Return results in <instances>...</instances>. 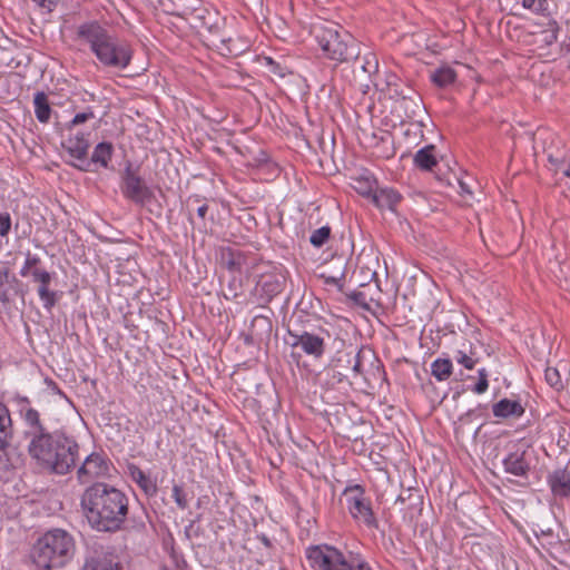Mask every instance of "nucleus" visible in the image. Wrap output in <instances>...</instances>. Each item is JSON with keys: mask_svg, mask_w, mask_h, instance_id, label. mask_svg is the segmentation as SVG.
Listing matches in <instances>:
<instances>
[{"mask_svg": "<svg viewBox=\"0 0 570 570\" xmlns=\"http://www.w3.org/2000/svg\"><path fill=\"white\" fill-rule=\"evenodd\" d=\"M17 412L24 425L28 454L43 470L67 474L79 459V444L62 430L50 432L27 396L14 399Z\"/></svg>", "mask_w": 570, "mask_h": 570, "instance_id": "f257e3e1", "label": "nucleus"}, {"mask_svg": "<svg viewBox=\"0 0 570 570\" xmlns=\"http://www.w3.org/2000/svg\"><path fill=\"white\" fill-rule=\"evenodd\" d=\"M80 504L90 527L100 532L120 530L129 511L126 493L106 483H95L87 488Z\"/></svg>", "mask_w": 570, "mask_h": 570, "instance_id": "f03ea898", "label": "nucleus"}, {"mask_svg": "<svg viewBox=\"0 0 570 570\" xmlns=\"http://www.w3.org/2000/svg\"><path fill=\"white\" fill-rule=\"evenodd\" d=\"M73 40L89 48L99 63L107 68L124 70L134 56L132 47L126 40L119 39L107 26L99 20H87L75 28Z\"/></svg>", "mask_w": 570, "mask_h": 570, "instance_id": "7ed1b4c3", "label": "nucleus"}, {"mask_svg": "<svg viewBox=\"0 0 570 570\" xmlns=\"http://www.w3.org/2000/svg\"><path fill=\"white\" fill-rule=\"evenodd\" d=\"M73 537L63 529H51L33 543L30 558L38 569L51 570L65 567L75 556Z\"/></svg>", "mask_w": 570, "mask_h": 570, "instance_id": "20e7f679", "label": "nucleus"}, {"mask_svg": "<svg viewBox=\"0 0 570 570\" xmlns=\"http://www.w3.org/2000/svg\"><path fill=\"white\" fill-rule=\"evenodd\" d=\"M312 35L325 59L342 63L360 56L357 41L338 24L316 23L312 28Z\"/></svg>", "mask_w": 570, "mask_h": 570, "instance_id": "39448f33", "label": "nucleus"}, {"mask_svg": "<svg viewBox=\"0 0 570 570\" xmlns=\"http://www.w3.org/2000/svg\"><path fill=\"white\" fill-rule=\"evenodd\" d=\"M311 570H362L367 561L358 552L343 551L330 543L311 544L305 549Z\"/></svg>", "mask_w": 570, "mask_h": 570, "instance_id": "423d86ee", "label": "nucleus"}, {"mask_svg": "<svg viewBox=\"0 0 570 570\" xmlns=\"http://www.w3.org/2000/svg\"><path fill=\"white\" fill-rule=\"evenodd\" d=\"M346 509L356 524L370 530L379 528V521L372 508V501L361 484L347 485L342 493Z\"/></svg>", "mask_w": 570, "mask_h": 570, "instance_id": "0eeeda50", "label": "nucleus"}, {"mask_svg": "<svg viewBox=\"0 0 570 570\" xmlns=\"http://www.w3.org/2000/svg\"><path fill=\"white\" fill-rule=\"evenodd\" d=\"M292 338L291 346L293 350H299L301 353L320 360L326 352L325 338L318 334L303 331L301 333L288 332Z\"/></svg>", "mask_w": 570, "mask_h": 570, "instance_id": "6e6552de", "label": "nucleus"}, {"mask_svg": "<svg viewBox=\"0 0 570 570\" xmlns=\"http://www.w3.org/2000/svg\"><path fill=\"white\" fill-rule=\"evenodd\" d=\"M115 148L109 141H101L94 147L90 158L85 157L82 163H72L83 171L97 173L101 169H114L112 155Z\"/></svg>", "mask_w": 570, "mask_h": 570, "instance_id": "1a4fd4ad", "label": "nucleus"}, {"mask_svg": "<svg viewBox=\"0 0 570 570\" xmlns=\"http://www.w3.org/2000/svg\"><path fill=\"white\" fill-rule=\"evenodd\" d=\"M502 465L505 473L518 478H528L530 463L527 460V448L521 440L509 445V452L503 458Z\"/></svg>", "mask_w": 570, "mask_h": 570, "instance_id": "9d476101", "label": "nucleus"}, {"mask_svg": "<svg viewBox=\"0 0 570 570\" xmlns=\"http://www.w3.org/2000/svg\"><path fill=\"white\" fill-rule=\"evenodd\" d=\"M110 461L99 453L89 454L77 471L80 483H90L97 479L109 475Z\"/></svg>", "mask_w": 570, "mask_h": 570, "instance_id": "9b49d317", "label": "nucleus"}, {"mask_svg": "<svg viewBox=\"0 0 570 570\" xmlns=\"http://www.w3.org/2000/svg\"><path fill=\"white\" fill-rule=\"evenodd\" d=\"M336 361L338 363L347 362V364H351V372L354 379L364 375L365 362H375L377 364L376 368H381V363L376 358L375 354L372 352L371 348H367L365 346L360 347L356 352L345 351L343 353H338Z\"/></svg>", "mask_w": 570, "mask_h": 570, "instance_id": "f8f14e48", "label": "nucleus"}, {"mask_svg": "<svg viewBox=\"0 0 570 570\" xmlns=\"http://www.w3.org/2000/svg\"><path fill=\"white\" fill-rule=\"evenodd\" d=\"M124 195L134 203L145 206L156 198V191L160 189L151 188L146 185V180H125L121 187Z\"/></svg>", "mask_w": 570, "mask_h": 570, "instance_id": "ddd939ff", "label": "nucleus"}, {"mask_svg": "<svg viewBox=\"0 0 570 570\" xmlns=\"http://www.w3.org/2000/svg\"><path fill=\"white\" fill-rule=\"evenodd\" d=\"M29 277H31L33 282L39 283V298L42 302V306L47 311H50L57 303L56 293L50 289L51 274L45 268L37 267L31 269Z\"/></svg>", "mask_w": 570, "mask_h": 570, "instance_id": "4468645a", "label": "nucleus"}, {"mask_svg": "<svg viewBox=\"0 0 570 570\" xmlns=\"http://www.w3.org/2000/svg\"><path fill=\"white\" fill-rule=\"evenodd\" d=\"M89 132L69 131L68 138L62 142L67 154L73 159V163H82L88 155Z\"/></svg>", "mask_w": 570, "mask_h": 570, "instance_id": "2eb2a0df", "label": "nucleus"}, {"mask_svg": "<svg viewBox=\"0 0 570 570\" xmlns=\"http://www.w3.org/2000/svg\"><path fill=\"white\" fill-rule=\"evenodd\" d=\"M284 277L275 273L263 274L256 283L255 291L263 301L269 302L283 291Z\"/></svg>", "mask_w": 570, "mask_h": 570, "instance_id": "dca6fc26", "label": "nucleus"}, {"mask_svg": "<svg viewBox=\"0 0 570 570\" xmlns=\"http://www.w3.org/2000/svg\"><path fill=\"white\" fill-rule=\"evenodd\" d=\"M547 483L551 493L557 498L570 497V471L567 468L553 470L547 476Z\"/></svg>", "mask_w": 570, "mask_h": 570, "instance_id": "f3484780", "label": "nucleus"}, {"mask_svg": "<svg viewBox=\"0 0 570 570\" xmlns=\"http://www.w3.org/2000/svg\"><path fill=\"white\" fill-rule=\"evenodd\" d=\"M83 570H125V568L114 553L96 552L86 560Z\"/></svg>", "mask_w": 570, "mask_h": 570, "instance_id": "a211bd4d", "label": "nucleus"}, {"mask_svg": "<svg viewBox=\"0 0 570 570\" xmlns=\"http://www.w3.org/2000/svg\"><path fill=\"white\" fill-rule=\"evenodd\" d=\"M176 14L186 19L190 26L196 29H210L213 26L212 21L209 20L210 12L200 4L197 7H185L181 11H177Z\"/></svg>", "mask_w": 570, "mask_h": 570, "instance_id": "6ab92c4d", "label": "nucleus"}, {"mask_svg": "<svg viewBox=\"0 0 570 570\" xmlns=\"http://www.w3.org/2000/svg\"><path fill=\"white\" fill-rule=\"evenodd\" d=\"M525 409L518 400L502 399L492 405L493 416L498 419L521 417Z\"/></svg>", "mask_w": 570, "mask_h": 570, "instance_id": "aec40b11", "label": "nucleus"}, {"mask_svg": "<svg viewBox=\"0 0 570 570\" xmlns=\"http://www.w3.org/2000/svg\"><path fill=\"white\" fill-rule=\"evenodd\" d=\"M400 200L401 195L399 191L389 187L380 188L377 185L371 203L377 208H387L393 210Z\"/></svg>", "mask_w": 570, "mask_h": 570, "instance_id": "412c9836", "label": "nucleus"}, {"mask_svg": "<svg viewBox=\"0 0 570 570\" xmlns=\"http://www.w3.org/2000/svg\"><path fill=\"white\" fill-rule=\"evenodd\" d=\"M245 262L246 256L238 249L226 247L220 252V264L230 273H240Z\"/></svg>", "mask_w": 570, "mask_h": 570, "instance_id": "4be33fe9", "label": "nucleus"}, {"mask_svg": "<svg viewBox=\"0 0 570 570\" xmlns=\"http://www.w3.org/2000/svg\"><path fill=\"white\" fill-rule=\"evenodd\" d=\"M128 471L131 480L141 489V491L148 495L153 497L157 493V483L149 475H147L139 466L136 464H129Z\"/></svg>", "mask_w": 570, "mask_h": 570, "instance_id": "5701e85b", "label": "nucleus"}, {"mask_svg": "<svg viewBox=\"0 0 570 570\" xmlns=\"http://www.w3.org/2000/svg\"><path fill=\"white\" fill-rule=\"evenodd\" d=\"M413 163L421 170H432L438 165L436 147L434 145H426L419 149L414 155Z\"/></svg>", "mask_w": 570, "mask_h": 570, "instance_id": "b1692460", "label": "nucleus"}, {"mask_svg": "<svg viewBox=\"0 0 570 570\" xmlns=\"http://www.w3.org/2000/svg\"><path fill=\"white\" fill-rule=\"evenodd\" d=\"M33 109L39 122L48 124L50 121L52 109L46 92L37 91L33 95Z\"/></svg>", "mask_w": 570, "mask_h": 570, "instance_id": "393cba45", "label": "nucleus"}, {"mask_svg": "<svg viewBox=\"0 0 570 570\" xmlns=\"http://www.w3.org/2000/svg\"><path fill=\"white\" fill-rule=\"evenodd\" d=\"M12 436V422L8 407L0 402V450H4Z\"/></svg>", "mask_w": 570, "mask_h": 570, "instance_id": "a878e982", "label": "nucleus"}, {"mask_svg": "<svg viewBox=\"0 0 570 570\" xmlns=\"http://www.w3.org/2000/svg\"><path fill=\"white\" fill-rule=\"evenodd\" d=\"M431 81L439 88H445L456 80V72L448 65L438 67L430 73Z\"/></svg>", "mask_w": 570, "mask_h": 570, "instance_id": "bb28decb", "label": "nucleus"}, {"mask_svg": "<svg viewBox=\"0 0 570 570\" xmlns=\"http://www.w3.org/2000/svg\"><path fill=\"white\" fill-rule=\"evenodd\" d=\"M453 373L452 361L448 357H438L431 363V374L438 382H444Z\"/></svg>", "mask_w": 570, "mask_h": 570, "instance_id": "cd10ccee", "label": "nucleus"}, {"mask_svg": "<svg viewBox=\"0 0 570 570\" xmlns=\"http://www.w3.org/2000/svg\"><path fill=\"white\" fill-rule=\"evenodd\" d=\"M547 156L549 161L548 168L552 175L562 174L570 178V161H567L562 156L554 155L549 149L547 150Z\"/></svg>", "mask_w": 570, "mask_h": 570, "instance_id": "c85d7f7f", "label": "nucleus"}, {"mask_svg": "<svg viewBox=\"0 0 570 570\" xmlns=\"http://www.w3.org/2000/svg\"><path fill=\"white\" fill-rule=\"evenodd\" d=\"M377 186V180H353L351 187L361 196L365 197L371 202L375 188Z\"/></svg>", "mask_w": 570, "mask_h": 570, "instance_id": "c756f323", "label": "nucleus"}, {"mask_svg": "<svg viewBox=\"0 0 570 570\" xmlns=\"http://www.w3.org/2000/svg\"><path fill=\"white\" fill-rule=\"evenodd\" d=\"M318 278L322 281L324 287L326 291H335L337 293H341L344 287V276H330L325 273H322L318 275Z\"/></svg>", "mask_w": 570, "mask_h": 570, "instance_id": "7c9ffc66", "label": "nucleus"}, {"mask_svg": "<svg viewBox=\"0 0 570 570\" xmlns=\"http://www.w3.org/2000/svg\"><path fill=\"white\" fill-rule=\"evenodd\" d=\"M40 263L41 258L37 254L27 252L19 275L21 277H29L31 269L39 267Z\"/></svg>", "mask_w": 570, "mask_h": 570, "instance_id": "2f4dec72", "label": "nucleus"}, {"mask_svg": "<svg viewBox=\"0 0 570 570\" xmlns=\"http://www.w3.org/2000/svg\"><path fill=\"white\" fill-rule=\"evenodd\" d=\"M522 7L535 14H549L548 0H522Z\"/></svg>", "mask_w": 570, "mask_h": 570, "instance_id": "473e14b6", "label": "nucleus"}, {"mask_svg": "<svg viewBox=\"0 0 570 570\" xmlns=\"http://www.w3.org/2000/svg\"><path fill=\"white\" fill-rule=\"evenodd\" d=\"M474 394L481 395L489 389V373L487 368L481 367L478 370V382L469 387Z\"/></svg>", "mask_w": 570, "mask_h": 570, "instance_id": "72a5a7b5", "label": "nucleus"}, {"mask_svg": "<svg viewBox=\"0 0 570 570\" xmlns=\"http://www.w3.org/2000/svg\"><path fill=\"white\" fill-rule=\"evenodd\" d=\"M546 382L556 391L563 389V381L558 368L548 366L544 371Z\"/></svg>", "mask_w": 570, "mask_h": 570, "instance_id": "f704fd0d", "label": "nucleus"}, {"mask_svg": "<svg viewBox=\"0 0 570 570\" xmlns=\"http://www.w3.org/2000/svg\"><path fill=\"white\" fill-rule=\"evenodd\" d=\"M222 43L224 46L223 49L226 50V53L229 56H238L246 49V43L240 41L239 38L233 39H223Z\"/></svg>", "mask_w": 570, "mask_h": 570, "instance_id": "c9c22d12", "label": "nucleus"}, {"mask_svg": "<svg viewBox=\"0 0 570 570\" xmlns=\"http://www.w3.org/2000/svg\"><path fill=\"white\" fill-rule=\"evenodd\" d=\"M330 236V226H322L311 234L309 242L315 247H322L328 240Z\"/></svg>", "mask_w": 570, "mask_h": 570, "instance_id": "e433bc0d", "label": "nucleus"}, {"mask_svg": "<svg viewBox=\"0 0 570 570\" xmlns=\"http://www.w3.org/2000/svg\"><path fill=\"white\" fill-rule=\"evenodd\" d=\"M261 175H273L275 178L281 177L282 175L287 178L289 173L282 168L278 164L273 161H266L259 167Z\"/></svg>", "mask_w": 570, "mask_h": 570, "instance_id": "4c0bfd02", "label": "nucleus"}, {"mask_svg": "<svg viewBox=\"0 0 570 570\" xmlns=\"http://www.w3.org/2000/svg\"><path fill=\"white\" fill-rule=\"evenodd\" d=\"M559 26L557 21L548 19L547 29L541 31L542 41L546 45H552L557 41L558 38Z\"/></svg>", "mask_w": 570, "mask_h": 570, "instance_id": "58836bf2", "label": "nucleus"}, {"mask_svg": "<svg viewBox=\"0 0 570 570\" xmlns=\"http://www.w3.org/2000/svg\"><path fill=\"white\" fill-rule=\"evenodd\" d=\"M95 118V114L94 111L88 108L87 110L82 111V112H78L75 115V117L66 125V129L68 131H72L75 130V128L78 126V125H81L88 120H91Z\"/></svg>", "mask_w": 570, "mask_h": 570, "instance_id": "ea45409f", "label": "nucleus"}, {"mask_svg": "<svg viewBox=\"0 0 570 570\" xmlns=\"http://www.w3.org/2000/svg\"><path fill=\"white\" fill-rule=\"evenodd\" d=\"M454 358L458 364L462 365L466 370H473L478 363V358L474 357V354H468L464 351H456Z\"/></svg>", "mask_w": 570, "mask_h": 570, "instance_id": "a19ab883", "label": "nucleus"}, {"mask_svg": "<svg viewBox=\"0 0 570 570\" xmlns=\"http://www.w3.org/2000/svg\"><path fill=\"white\" fill-rule=\"evenodd\" d=\"M171 498L174 499L177 507L181 510L187 509L188 500L187 494L180 485L175 484L171 490Z\"/></svg>", "mask_w": 570, "mask_h": 570, "instance_id": "79ce46f5", "label": "nucleus"}, {"mask_svg": "<svg viewBox=\"0 0 570 570\" xmlns=\"http://www.w3.org/2000/svg\"><path fill=\"white\" fill-rule=\"evenodd\" d=\"M243 294L242 283L236 278H233L227 285V293H225L226 299H236Z\"/></svg>", "mask_w": 570, "mask_h": 570, "instance_id": "37998d69", "label": "nucleus"}, {"mask_svg": "<svg viewBox=\"0 0 570 570\" xmlns=\"http://www.w3.org/2000/svg\"><path fill=\"white\" fill-rule=\"evenodd\" d=\"M264 61V66L268 68V70L278 76V77H285L286 72H285V68L282 67L278 62H276L275 60H273L271 57H264L263 59Z\"/></svg>", "mask_w": 570, "mask_h": 570, "instance_id": "c03bdc74", "label": "nucleus"}, {"mask_svg": "<svg viewBox=\"0 0 570 570\" xmlns=\"http://www.w3.org/2000/svg\"><path fill=\"white\" fill-rule=\"evenodd\" d=\"M11 229V216L8 212L0 213V236L4 237Z\"/></svg>", "mask_w": 570, "mask_h": 570, "instance_id": "a18cd8bd", "label": "nucleus"}, {"mask_svg": "<svg viewBox=\"0 0 570 570\" xmlns=\"http://www.w3.org/2000/svg\"><path fill=\"white\" fill-rule=\"evenodd\" d=\"M38 8L45 10L46 13L52 12L60 0H31Z\"/></svg>", "mask_w": 570, "mask_h": 570, "instance_id": "49530a36", "label": "nucleus"}, {"mask_svg": "<svg viewBox=\"0 0 570 570\" xmlns=\"http://www.w3.org/2000/svg\"><path fill=\"white\" fill-rule=\"evenodd\" d=\"M45 383L49 390L52 391L55 394H62V391L60 390L59 385L50 377L45 379Z\"/></svg>", "mask_w": 570, "mask_h": 570, "instance_id": "de8ad7c7", "label": "nucleus"}, {"mask_svg": "<svg viewBox=\"0 0 570 570\" xmlns=\"http://www.w3.org/2000/svg\"><path fill=\"white\" fill-rule=\"evenodd\" d=\"M461 195H472V190L468 187L465 180H456Z\"/></svg>", "mask_w": 570, "mask_h": 570, "instance_id": "09e8293b", "label": "nucleus"}, {"mask_svg": "<svg viewBox=\"0 0 570 570\" xmlns=\"http://www.w3.org/2000/svg\"><path fill=\"white\" fill-rule=\"evenodd\" d=\"M208 212V206L206 204L202 205L197 209V215L204 219L206 217V214Z\"/></svg>", "mask_w": 570, "mask_h": 570, "instance_id": "8fccbe9b", "label": "nucleus"}, {"mask_svg": "<svg viewBox=\"0 0 570 570\" xmlns=\"http://www.w3.org/2000/svg\"><path fill=\"white\" fill-rule=\"evenodd\" d=\"M334 362H335V366H337V367L351 368V364H347V362L338 363L336 361V358L334 360Z\"/></svg>", "mask_w": 570, "mask_h": 570, "instance_id": "3c124183", "label": "nucleus"}, {"mask_svg": "<svg viewBox=\"0 0 570 570\" xmlns=\"http://www.w3.org/2000/svg\"><path fill=\"white\" fill-rule=\"evenodd\" d=\"M345 375H343L341 372H336L333 375V379H335L337 382H342Z\"/></svg>", "mask_w": 570, "mask_h": 570, "instance_id": "603ef678", "label": "nucleus"}, {"mask_svg": "<svg viewBox=\"0 0 570 570\" xmlns=\"http://www.w3.org/2000/svg\"><path fill=\"white\" fill-rule=\"evenodd\" d=\"M158 570H168V568L167 567H161Z\"/></svg>", "mask_w": 570, "mask_h": 570, "instance_id": "864d4df0", "label": "nucleus"}, {"mask_svg": "<svg viewBox=\"0 0 570 570\" xmlns=\"http://www.w3.org/2000/svg\"><path fill=\"white\" fill-rule=\"evenodd\" d=\"M292 357L295 358L296 357V353L295 352H292Z\"/></svg>", "mask_w": 570, "mask_h": 570, "instance_id": "5fc2aeb1", "label": "nucleus"}, {"mask_svg": "<svg viewBox=\"0 0 570 570\" xmlns=\"http://www.w3.org/2000/svg\"><path fill=\"white\" fill-rule=\"evenodd\" d=\"M569 570H570V568H569Z\"/></svg>", "mask_w": 570, "mask_h": 570, "instance_id": "6e6d98bb", "label": "nucleus"}]
</instances>
